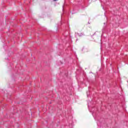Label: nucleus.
<instances>
[{"label":"nucleus","mask_w":128,"mask_h":128,"mask_svg":"<svg viewBox=\"0 0 128 128\" xmlns=\"http://www.w3.org/2000/svg\"><path fill=\"white\" fill-rule=\"evenodd\" d=\"M86 94H87V96L88 97V92H87Z\"/></svg>","instance_id":"obj_2"},{"label":"nucleus","mask_w":128,"mask_h":128,"mask_svg":"<svg viewBox=\"0 0 128 128\" xmlns=\"http://www.w3.org/2000/svg\"><path fill=\"white\" fill-rule=\"evenodd\" d=\"M74 14V12H72V14Z\"/></svg>","instance_id":"obj_8"},{"label":"nucleus","mask_w":128,"mask_h":128,"mask_svg":"<svg viewBox=\"0 0 128 128\" xmlns=\"http://www.w3.org/2000/svg\"><path fill=\"white\" fill-rule=\"evenodd\" d=\"M97 126H98V122H97Z\"/></svg>","instance_id":"obj_3"},{"label":"nucleus","mask_w":128,"mask_h":128,"mask_svg":"<svg viewBox=\"0 0 128 128\" xmlns=\"http://www.w3.org/2000/svg\"><path fill=\"white\" fill-rule=\"evenodd\" d=\"M84 50V48H83L82 49V52Z\"/></svg>","instance_id":"obj_4"},{"label":"nucleus","mask_w":128,"mask_h":128,"mask_svg":"<svg viewBox=\"0 0 128 128\" xmlns=\"http://www.w3.org/2000/svg\"><path fill=\"white\" fill-rule=\"evenodd\" d=\"M76 42H78V39L76 40Z\"/></svg>","instance_id":"obj_7"},{"label":"nucleus","mask_w":128,"mask_h":128,"mask_svg":"<svg viewBox=\"0 0 128 128\" xmlns=\"http://www.w3.org/2000/svg\"><path fill=\"white\" fill-rule=\"evenodd\" d=\"M94 34H96V32H94Z\"/></svg>","instance_id":"obj_6"},{"label":"nucleus","mask_w":128,"mask_h":128,"mask_svg":"<svg viewBox=\"0 0 128 128\" xmlns=\"http://www.w3.org/2000/svg\"><path fill=\"white\" fill-rule=\"evenodd\" d=\"M78 34L79 36H84V33H78Z\"/></svg>","instance_id":"obj_1"},{"label":"nucleus","mask_w":128,"mask_h":128,"mask_svg":"<svg viewBox=\"0 0 128 128\" xmlns=\"http://www.w3.org/2000/svg\"><path fill=\"white\" fill-rule=\"evenodd\" d=\"M88 24H90L89 23V22H88Z\"/></svg>","instance_id":"obj_9"},{"label":"nucleus","mask_w":128,"mask_h":128,"mask_svg":"<svg viewBox=\"0 0 128 128\" xmlns=\"http://www.w3.org/2000/svg\"><path fill=\"white\" fill-rule=\"evenodd\" d=\"M54 0V2H56V0Z\"/></svg>","instance_id":"obj_5"}]
</instances>
